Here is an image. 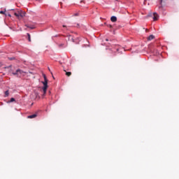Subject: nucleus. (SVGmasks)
<instances>
[{
	"instance_id": "nucleus-1",
	"label": "nucleus",
	"mask_w": 179,
	"mask_h": 179,
	"mask_svg": "<svg viewBox=\"0 0 179 179\" xmlns=\"http://www.w3.org/2000/svg\"><path fill=\"white\" fill-rule=\"evenodd\" d=\"M10 73H13V75H14V76H17V78H20V76H22V75H23V73H24V71H23V70H21L20 69H15V68L13 67V68L10 69Z\"/></svg>"
},
{
	"instance_id": "nucleus-2",
	"label": "nucleus",
	"mask_w": 179,
	"mask_h": 179,
	"mask_svg": "<svg viewBox=\"0 0 179 179\" xmlns=\"http://www.w3.org/2000/svg\"><path fill=\"white\" fill-rule=\"evenodd\" d=\"M43 78L44 82H42L43 85V96H45V94L47 93V89L48 88V80L47 79V76H45V74H43Z\"/></svg>"
},
{
	"instance_id": "nucleus-3",
	"label": "nucleus",
	"mask_w": 179,
	"mask_h": 179,
	"mask_svg": "<svg viewBox=\"0 0 179 179\" xmlns=\"http://www.w3.org/2000/svg\"><path fill=\"white\" fill-rule=\"evenodd\" d=\"M14 15L16 16V17H17V19H23V17L26 16V12L20 10L15 13Z\"/></svg>"
},
{
	"instance_id": "nucleus-4",
	"label": "nucleus",
	"mask_w": 179,
	"mask_h": 179,
	"mask_svg": "<svg viewBox=\"0 0 179 179\" xmlns=\"http://www.w3.org/2000/svg\"><path fill=\"white\" fill-rule=\"evenodd\" d=\"M153 16V20H157V19H159V15H157V13H154Z\"/></svg>"
},
{
	"instance_id": "nucleus-5",
	"label": "nucleus",
	"mask_w": 179,
	"mask_h": 179,
	"mask_svg": "<svg viewBox=\"0 0 179 179\" xmlns=\"http://www.w3.org/2000/svg\"><path fill=\"white\" fill-rule=\"evenodd\" d=\"M110 20H111V22H117V17H115V16H112V17H110Z\"/></svg>"
},
{
	"instance_id": "nucleus-6",
	"label": "nucleus",
	"mask_w": 179,
	"mask_h": 179,
	"mask_svg": "<svg viewBox=\"0 0 179 179\" xmlns=\"http://www.w3.org/2000/svg\"><path fill=\"white\" fill-rule=\"evenodd\" d=\"M36 117H37V114L29 115L27 116V118L31 119V118H36Z\"/></svg>"
},
{
	"instance_id": "nucleus-7",
	"label": "nucleus",
	"mask_w": 179,
	"mask_h": 179,
	"mask_svg": "<svg viewBox=\"0 0 179 179\" xmlns=\"http://www.w3.org/2000/svg\"><path fill=\"white\" fill-rule=\"evenodd\" d=\"M155 38V36L153 35H150L149 37L148 38V41H151V40H153Z\"/></svg>"
},
{
	"instance_id": "nucleus-8",
	"label": "nucleus",
	"mask_w": 179,
	"mask_h": 179,
	"mask_svg": "<svg viewBox=\"0 0 179 179\" xmlns=\"http://www.w3.org/2000/svg\"><path fill=\"white\" fill-rule=\"evenodd\" d=\"M6 9H5L4 11L3 10H1L0 11V14L1 15H5V16H8V15L6 13Z\"/></svg>"
},
{
	"instance_id": "nucleus-9",
	"label": "nucleus",
	"mask_w": 179,
	"mask_h": 179,
	"mask_svg": "<svg viewBox=\"0 0 179 179\" xmlns=\"http://www.w3.org/2000/svg\"><path fill=\"white\" fill-rule=\"evenodd\" d=\"M64 72H66V76H71V75H72L71 72H67L66 71L64 70Z\"/></svg>"
},
{
	"instance_id": "nucleus-10",
	"label": "nucleus",
	"mask_w": 179,
	"mask_h": 179,
	"mask_svg": "<svg viewBox=\"0 0 179 179\" xmlns=\"http://www.w3.org/2000/svg\"><path fill=\"white\" fill-rule=\"evenodd\" d=\"M27 34V37H28V41H29V42H31V36H30V34Z\"/></svg>"
},
{
	"instance_id": "nucleus-11",
	"label": "nucleus",
	"mask_w": 179,
	"mask_h": 179,
	"mask_svg": "<svg viewBox=\"0 0 179 179\" xmlns=\"http://www.w3.org/2000/svg\"><path fill=\"white\" fill-rule=\"evenodd\" d=\"M5 94H6V96L8 97V96H9V91L8 90L6 91Z\"/></svg>"
},
{
	"instance_id": "nucleus-12",
	"label": "nucleus",
	"mask_w": 179,
	"mask_h": 179,
	"mask_svg": "<svg viewBox=\"0 0 179 179\" xmlns=\"http://www.w3.org/2000/svg\"><path fill=\"white\" fill-rule=\"evenodd\" d=\"M110 52H111V54H113V55H116L115 51L110 50Z\"/></svg>"
},
{
	"instance_id": "nucleus-13",
	"label": "nucleus",
	"mask_w": 179,
	"mask_h": 179,
	"mask_svg": "<svg viewBox=\"0 0 179 179\" xmlns=\"http://www.w3.org/2000/svg\"><path fill=\"white\" fill-rule=\"evenodd\" d=\"M10 101V103H13V101H15V98H11Z\"/></svg>"
},
{
	"instance_id": "nucleus-14",
	"label": "nucleus",
	"mask_w": 179,
	"mask_h": 179,
	"mask_svg": "<svg viewBox=\"0 0 179 179\" xmlns=\"http://www.w3.org/2000/svg\"><path fill=\"white\" fill-rule=\"evenodd\" d=\"M73 16H79V13H76L73 14Z\"/></svg>"
},
{
	"instance_id": "nucleus-15",
	"label": "nucleus",
	"mask_w": 179,
	"mask_h": 179,
	"mask_svg": "<svg viewBox=\"0 0 179 179\" xmlns=\"http://www.w3.org/2000/svg\"><path fill=\"white\" fill-rule=\"evenodd\" d=\"M162 3H163V0H160V5L162 6Z\"/></svg>"
},
{
	"instance_id": "nucleus-16",
	"label": "nucleus",
	"mask_w": 179,
	"mask_h": 179,
	"mask_svg": "<svg viewBox=\"0 0 179 179\" xmlns=\"http://www.w3.org/2000/svg\"><path fill=\"white\" fill-rule=\"evenodd\" d=\"M6 15H7V16H9V17H12V15L10 14H6Z\"/></svg>"
},
{
	"instance_id": "nucleus-17",
	"label": "nucleus",
	"mask_w": 179,
	"mask_h": 179,
	"mask_svg": "<svg viewBox=\"0 0 179 179\" xmlns=\"http://www.w3.org/2000/svg\"><path fill=\"white\" fill-rule=\"evenodd\" d=\"M63 27H66V25H63Z\"/></svg>"
},
{
	"instance_id": "nucleus-18",
	"label": "nucleus",
	"mask_w": 179,
	"mask_h": 179,
	"mask_svg": "<svg viewBox=\"0 0 179 179\" xmlns=\"http://www.w3.org/2000/svg\"><path fill=\"white\" fill-rule=\"evenodd\" d=\"M109 27H110V28H111V27H113V26H112V25H110V26H109Z\"/></svg>"
},
{
	"instance_id": "nucleus-19",
	"label": "nucleus",
	"mask_w": 179,
	"mask_h": 179,
	"mask_svg": "<svg viewBox=\"0 0 179 179\" xmlns=\"http://www.w3.org/2000/svg\"><path fill=\"white\" fill-rule=\"evenodd\" d=\"M73 42L75 43V40L72 39Z\"/></svg>"
},
{
	"instance_id": "nucleus-20",
	"label": "nucleus",
	"mask_w": 179,
	"mask_h": 179,
	"mask_svg": "<svg viewBox=\"0 0 179 179\" xmlns=\"http://www.w3.org/2000/svg\"><path fill=\"white\" fill-rule=\"evenodd\" d=\"M106 41H108V39L106 38Z\"/></svg>"
},
{
	"instance_id": "nucleus-21",
	"label": "nucleus",
	"mask_w": 179,
	"mask_h": 179,
	"mask_svg": "<svg viewBox=\"0 0 179 179\" xmlns=\"http://www.w3.org/2000/svg\"><path fill=\"white\" fill-rule=\"evenodd\" d=\"M116 51H118V48L116 49Z\"/></svg>"
}]
</instances>
